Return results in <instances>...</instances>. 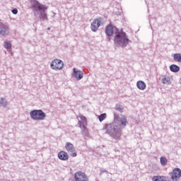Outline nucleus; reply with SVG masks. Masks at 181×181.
<instances>
[{
	"instance_id": "1",
	"label": "nucleus",
	"mask_w": 181,
	"mask_h": 181,
	"mask_svg": "<svg viewBox=\"0 0 181 181\" xmlns=\"http://www.w3.org/2000/svg\"><path fill=\"white\" fill-rule=\"evenodd\" d=\"M122 129V125L119 123H110L105 124L102 129V131H105V134H107L109 136L113 138V139H119L121 138V132Z\"/></svg>"
},
{
	"instance_id": "2",
	"label": "nucleus",
	"mask_w": 181,
	"mask_h": 181,
	"mask_svg": "<svg viewBox=\"0 0 181 181\" xmlns=\"http://www.w3.org/2000/svg\"><path fill=\"white\" fill-rule=\"evenodd\" d=\"M31 6L34 11L35 16H37L40 13L39 18L42 21H47V13H46L47 6L39 3L37 0H33L31 1Z\"/></svg>"
},
{
	"instance_id": "3",
	"label": "nucleus",
	"mask_w": 181,
	"mask_h": 181,
	"mask_svg": "<svg viewBox=\"0 0 181 181\" xmlns=\"http://www.w3.org/2000/svg\"><path fill=\"white\" fill-rule=\"evenodd\" d=\"M115 43L121 46V47H127L129 43V39H128V36H127V33H125L122 30H117L115 33Z\"/></svg>"
},
{
	"instance_id": "4",
	"label": "nucleus",
	"mask_w": 181,
	"mask_h": 181,
	"mask_svg": "<svg viewBox=\"0 0 181 181\" xmlns=\"http://www.w3.org/2000/svg\"><path fill=\"white\" fill-rule=\"evenodd\" d=\"M30 117L34 121H43L46 118V113L42 110H34L30 112Z\"/></svg>"
},
{
	"instance_id": "5",
	"label": "nucleus",
	"mask_w": 181,
	"mask_h": 181,
	"mask_svg": "<svg viewBox=\"0 0 181 181\" xmlns=\"http://www.w3.org/2000/svg\"><path fill=\"white\" fill-rule=\"evenodd\" d=\"M112 123L119 124L120 125H122V128H125V127H127V124H128V120H127V117L123 115L119 117L118 114L114 113V120Z\"/></svg>"
},
{
	"instance_id": "6",
	"label": "nucleus",
	"mask_w": 181,
	"mask_h": 181,
	"mask_svg": "<svg viewBox=\"0 0 181 181\" xmlns=\"http://www.w3.org/2000/svg\"><path fill=\"white\" fill-rule=\"evenodd\" d=\"M64 67V63L63 61L55 59L52 60L50 63V68L52 70H63V68Z\"/></svg>"
},
{
	"instance_id": "7",
	"label": "nucleus",
	"mask_w": 181,
	"mask_h": 181,
	"mask_svg": "<svg viewBox=\"0 0 181 181\" xmlns=\"http://www.w3.org/2000/svg\"><path fill=\"white\" fill-rule=\"evenodd\" d=\"M172 181H180L181 170L180 168H175L172 173H170Z\"/></svg>"
},
{
	"instance_id": "8",
	"label": "nucleus",
	"mask_w": 181,
	"mask_h": 181,
	"mask_svg": "<svg viewBox=\"0 0 181 181\" xmlns=\"http://www.w3.org/2000/svg\"><path fill=\"white\" fill-rule=\"evenodd\" d=\"M65 148L72 158H76V156H77V153L76 152V148H74L73 144L70 142L66 143Z\"/></svg>"
},
{
	"instance_id": "9",
	"label": "nucleus",
	"mask_w": 181,
	"mask_h": 181,
	"mask_svg": "<svg viewBox=\"0 0 181 181\" xmlns=\"http://www.w3.org/2000/svg\"><path fill=\"white\" fill-rule=\"evenodd\" d=\"M103 22V19L101 18H98V19H95L93 20V21L91 23L90 25V29L93 32H97V30H98V28H100V26H101V23Z\"/></svg>"
},
{
	"instance_id": "10",
	"label": "nucleus",
	"mask_w": 181,
	"mask_h": 181,
	"mask_svg": "<svg viewBox=\"0 0 181 181\" xmlns=\"http://www.w3.org/2000/svg\"><path fill=\"white\" fill-rule=\"evenodd\" d=\"M74 178L76 181H88V177L81 171L76 173L74 174Z\"/></svg>"
},
{
	"instance_id": "11",
	"label": "nucleus",
	"mask_w": 181,
	"mask_h": 181,
	"mask_svg": "<svg viewBox=\"0 0 181 181\" xmlns=\"http://www.w3.org/2000/svg\"><path fill=\"white\" fill-rule=\"evenodd\" d=\"M0 35L1 36H7L9 35V26L5 23H0Z\"/></svg>"
},
{
	"instance_id": "12",
	"label": "nucleus",
	"mask_w": 181,
	"mask_h": 181,
	"mask_svg": "<svg viewBox=\"0 0 181 181\" xmlns=\"http://www.w3.org/2000/svg\"><path fill=\"white\" fill-rule=\"evenodd\" d=\"M72 76H74L76 80L80 81L81 80V78H83L84 74L83 73V71L76 69V68H74Z\"/></svg>"
},
{
	"instance_id": "13",
	"label": "nucleus",
	"mask_w": 181,
	"mask_h": 181,
	"mask_svg": "<svg viewBox=\"0 0 181 181\" xmlns=\"http://www.w3.org/2000/svg\"><path fill=\"white\" fill-rule=\"evenodd\" d=\"M79 118H80V120H78L79 128H83V129H86L87 119H86V117L84 116H80Z\"/></svg>"
},
{
	"instance_id": "14",
	"label": "nucleus",
	"mask_w": 181,
	"mask_h": 181,
	"mask_svg": "<svg viewBox=\"0 0 181 181\" xmlns=\"http://www.w3.org/2000/svg\"><path fill=\"white\" fill-rule=\"evenodd\" d=\"M58 158L61 160H69V154L66 151H60L58 153Z\"/></svg>"
},
{
	"instance_id": "15",
	"label": "nucleus",
	"mask_w": 181,
	"mask_h": 181,
	"mask_svg": "<svg viewBox=\"0 0 181 181\" xmlns=\"http://www.w3.org/2000/svg\"><path fill=\"white\" fill-rule=\"evenodd\" d=\"M105 33L107 36H112V35H114V30L112 28V25H109L106 27Z\"/></svg>"
},
{
	"instance_id": "16",
	"label": "nucleus",
	"mask_w": 181,
	"mask_h": 181,
	"mask_svg": "<svg viewBox=\"0 0 181 181\" xmlns=\"http://www.w3.org/2000/svg\"><path fill=\"white\" fill-rule=\"evenodd\" d=\"M136 87L139 88V90H145V88H146V83H145V82L143 81H139L136 83Z\"/></svg>"
},
{
	"instance_id": "17",
	"label": "nucleus",
	"mask_w": 181,
	"mask_h": 181,
	"mask_svg": "<svg viewBox=\"0 0 181 181\" xmlns=\"http://www.w3.org/2000/svg\"><path fill=\"white\" fill-rule=\"evenodd\" d=\"M170 70L173 73H177L180 70V67L176 64H172L170 66Z\"/></svg>"
},
{
	"instance_id": "18",
	"label": "nucleus",
	"mask_w": 181,
	"mask_h": 181,
	"mask_svg": "<svg viewBox=\"0 0 181 181\" xmlns=\"http://www.w3.org/2000/svg\"><path fill=\"white\" fill-rule=\"evenodd\" d=\"M165 179H166V177L165 176L157 175V176H153L152 178V180L153 181H165Z\"/></svg>"
},
{
	"instance_id": "19",
	"label": "nucleus",
	"mask_w": 181,
	"mask_h": 181,
	"mask_svg": "<svg viewBox=\"0 0 181 181\" xmlns=\"http://www.w3.org/2000/svg\"><path fill=\"white\" fill-rule=\"evenodd\" d=\"M161 82L163 84H170V78L169 76H164L163 78L161 79Z\"/></svg>"
},
{
	"instance_id": "20",
	"label": "nucleus",
	"mask_w": 181,
	"mask_h": 181,
	"mask_svg": "<svg viewBox=\"0 0 181 181\" xmlns=\"http://www.w3.org/2000/svg\"><path fill=\"white\" fill-rule=\"evenodd\" d=\"M0 105H1V107H4V108H6V107L8 106V101L6 100V99L1 98Z\"/></svg>"
},
{
	"instance_id": "21",
	"label": "nucleus",
	"mask_w": 181,
	"mask_h": 181,
	"mask_svg": "<svg viewBox=\"0 0 181 181\" xmlns=\"http://www.w3.org/2000/svg\"><path fill=\"white\" fill-rule=\"evenodd\" d=\"M173 59H174L175 62L181 63V54L180 53L174 54Z\"/></svg>"
},
{
	"instance_id": "22",
	"label": "nucleus",
	"mask_w": 181,
	"mask_h": 181,
	"mask_svg": "<svg viewBox=\"0 0 181 181\" xmlns=\"http://www.w3.org/2000/svg\"><path fill=\"white\" fill-rule=\"evenodd\" d=\"M115 110L119 112H124V106H122L121 104H117L115 106Z\"/></svg>"
},
{
	"instance_id": "23",
	"label": "nucleus",
	"mask_w": 181,
	"mask_h": 181,
	"mask_svg": "<svg viewBox=\"0 0 181 181\" xmlns=\"http://www.w3.org/2000/svg\"><path fill=\"white\" fill-rule=\"evenodd\" d=\"M160 162L162 166H166V165L168 163V159H166V158H165V157H161L160 158Z\"/></svg>"
},
{
	"instance_id": "24",
	"label": "nucleus",
	"mask_w": 181,
	"mask_h": 181,
	"mask_svg": "<svg viewBox=\"0 0 181 181\" xmlns=\"http://www.w3.org/2000/svg\"><path fill=\"white\" fill-rule=\"evenodd\" d=\"M4 47L7 50H9V49L12 48V44H11V42H9V41H5V42H4Z\"/></svg>"
},
{
	"instance_id": "25",
	"label": "nucleus",
	"mask_w": 181,
	"mask_h": 181,
	"mask_svg": "<svg viewBox=\"0 0 181 181\" xmlns=\"http://www.w3.org/2000/svg\"><path fill=\"white\" fill-rule=\"evenodd\" d=\"M105 118H107L106 113H103L98 116V119H99L100 122H103V121H104V119H105Z\"/></svg>"
},
{
	"instance_id": "26",
	"label": "nucleus",
	"mask_w": 181,
	"mask_h": 181,
	"mask_svg": "<svg viewBox=\"0 0 181 181\" xmlns=\"http://www.w3.org/2000/svg\"><path fill=\"white\" fill-rule=\"evenodd\" d=\"M12 13H13V15H17L18 14V9L17 8H14L11 11Z\"/></svg>"
},
{
	"instance_id": "27",
	"label": "nucleus",
	"mask_w": 181,
	"mask_h": 181,
	"mask_svg": "<svg viewBox=\"0 0 181 181\" xmlns=\"http://www.w3.org/2000/svg\"><path fill=\"white\" fill-rule=\"evenodd\" d=\"M103 173H108V171L105 170H100V175H103Z\"/></svg>"
},
{
	"instance_id": "28",
	"label": "nucleus",
	"mask_w": 181,
	"mask_h": 181,
	"mask_svg": "<svg viewBox=\"0 0 181 181\" xmlns=\"http://www.w3.org/2000/svg\"><path fill=\"white\" fill-rule=\"evenodd\" d=\"M48 30H50V28H48Z\"/></svg>"
},
{
	"instance_id": "29",
	"label": "nucleus",
	"mask_w": 181,
	"mask_h": 181,
	"mask_svg": "<svg viewBox=\"0 0 181 181\" xmlns=\"http://www.w3.org/2000/svg\"><path fill=\"white\" fill-rule=\"evenodd\" d=\"M0 23H1L0 22Z\"/></svg>"
}]
</instances>
